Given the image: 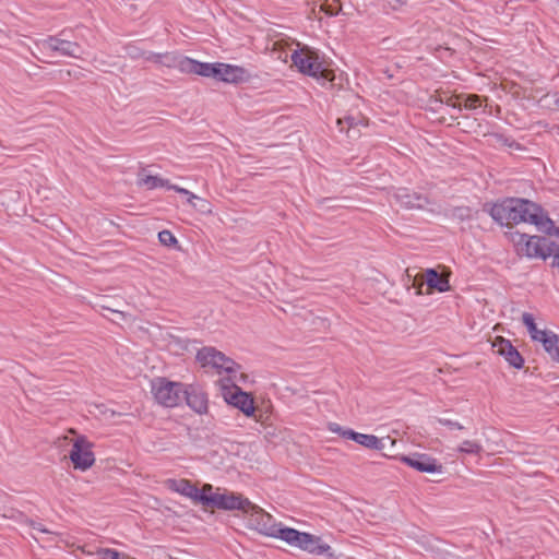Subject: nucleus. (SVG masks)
Instances as JSON below:
<instances>
[{
	"label": "nucleus",
	"mask_w": 559,
	"mask_h": 559,
	"mask_svg": "<svg viewBox=\"0 0 559 559\" xmlns=\"http://www.w3.org/2000/svg\"><path fill=\"white\" fill-rule=\"evenodd\" d=\"M515 205L518 206L516 224L530 223L542 233L559 236V228L538 204L525 199H516Z\"/></svg>",
	"instance_id": "obj_1"
},
{
	"label": "nucleus",
	"mask_w": 559,
	"mask_h": 559,
	"mask_svg": "<svg viewBox=\"0 0 559 559\" xmlns=\"http://www.w3.org/2000/svg\"><path fill=\"white\" fill-rule=\"evenodd\" d=\"M272 537L280 538L290 546L298 547L313 555H324L331 549V547L322 543L321 538L318 536L290 527H282L280 524L276 525L275 534Z\"/></svg>",
	"instance_id": "obj_2"
},
{
	"label": "nucleus",
	"mask_w": 559,
	"mask_h": 559,
	"mask_svg": "<svg viewBox=\"0 0 559 559\" xmlns=\"http://www.w3.org/2000/svg\"><path fill=\"white\" fill-rule=\"evenodd\" d=\"M197 360L204 368H212L219 374L226 373L230 381L235 380L239 372V365L214 347L207 346L199 349Z\"/></svg>",
	"instance_id": "obj_3"
},
{
	"label": "nucleus",
	"mask_w": 559,
	"mask_h": 559,
	"mask_svg": "<svg viewBox=\"0 0 559 559\" xmlns=\"http://www.w3.org/2000/svg\"><path fill=\"white\" fill-rule=\"evenodd\" d=\"M512 240L520 254L528 258H540L546 260L554 252L555 242L545 237L528 236L526 234H514Z\"/></svg>",
	"instance_id": "obj_4"
},
{
	"label": "nucleus",
	"mask_w": 559,
	"mask_h": 559,
	"mask_svg": "<svg viewBox=\"0 0 559 559\" xmlns=\"http://www.w3.org/2000/svg\"><path fill=\"white\" fill-rule=\"evenodd\" d=\"M185 384L156 378L151 382V392L155 401L164 407H176L183 401Z\"/></svg>",
	"instance_id": "obj_5"
},
{
	"label": "nucleus",
	"mask_w": 559,
	"mask_h": 559,
	"mask_svg": "<svg viewBox=\"0 0 559 559\" xmlns=\"http://www.w3.org/2000/svg\"><path fill=\"white\" fill-rule=\"evenodd\" d=\"M201 503L224 511H240L242 514L247 507H250V500L241 493L222 488H217L213 495H203Z\"/></svg>",
	"instance_id": "obj_6"
},
{
	"label": "nucleus",
	"mask_w": 559,
	"mask_h": 559,
	"mask_svg": "<svg viewBox=\"0 0 559 559\" xmlns=\"http://www.w3.org/2000/svg\"><path fill=\"white\" fill-rule=\"evenodd\" d=\"M36 46L41 52L51 56L80 58L83 53L82 47L76 41L66 38L64 31L56 36L39 39Z\"/></svg>",
	"instance_id": "obj_7"
},
{
	"label": "nucleus",
	"mask_w": 559,
	"mask_h": 559,
	"mask_svg": "<svg viewBox=\"0 0 559 559\" xmlns=\"http://www.w3.org/2000/svg\"><path fill=\"white\" fill-rule=\"evenodd\" d=\"M243 515L248 518L250 527L260 534L269 537L275 534L277 523L273 516L253 502L250 501V507H247Z\"/></svg>",
	"instance_id": "obj_8"
},
{
	"label": "nucleus",
	"mask_w": 559,
	"mask_h": 559,
	"mask_svg": "<svg viewBox=\"0 0 559 559\" xmlns=\"http://www.w3.org/2000/svg\"><path fill=\"white\" fill-rule=\"evenodd\" d=\"M92 448L93 444L84 436H80L74 440L70 452V460L74 468L86 471L93 466L95 455Z\"/></svg>",
	"instance_id": "obj_9"
},
{
	"label": "nucleus",
	"mask_w": 559,
	"mask_h": 559,
	"mask_svg": "<svg viewBox=\"0 0 559 559\" xmlns=\"http://www.w3.org/2000/svg\"><path fill=\"white\" fill-rule=\"evenodd\" d=\"M294 66L302 74L318 78L322 72V63L318 55L309 48H301L292 53Z\"/></svg>",
	"instance_id": "obj_10"
},
{
	"label": "nucleus",
	"mask_w": 559,
	"mask_h": 559,
	"mask_svg": "<svg viewBox=\"0 0 559 559\" xmlns=\"http://www.w3.org/2000/svg\"><path fill=\"white\" fill-rule=\"evenodd\" d=\"M223 396L224 400L231 406L241 411L246 416L250 417L254 414L255 407L252 396L242 391L237 385L228 388L223 384Z\"/></svg>",
	"instance_id": "obj_11"
},
{
	"label": "nucleus",
	"mask_w": 559,
	"mask_h": 559,
	"mask_svg": "<svg viewBox=\"0 0 559 559\" xmlns=\"http://www.w3.org/2000/svg\"><path fill=\"white\" fill-rule=\"evenodd\" d=\"M400 461L420 473L435 474L442 472V465L426 453L415 452L409 455H402Z\"/></svg>",
	"instance_id": "obj_12"
},
{
	"label": "nucleus",
	"mask_w": 559,
	"mask_h": 559,
	"mask_svg": "<svg viewBox=\"0 0 559 559\" xmlns=\"http://www.w3.org/2000/svg\"><path fill=\"white\" fill-rule=\"evenodd\" d=\"M516 199H506L491 205L489 214L500 225L516 224Z\"/></svg>",
	"instance_id": "obj_13"
},
{
	"label": "nucleus",
	"mask_w": 559,
	"mask_h": 559,
	"mask_svg": "<svg viewBox=\"0 0 559 559\" xmlns=\"http://www.w3.org/2000/svg\"><path fill=\"white\" fill-rule=\"evenodd\" d=\"M183 400L187 405L198 414H205L209 401L205 392L197 384H185Z\"/></svg>",
	"instance_id": "obj_14"
},
{
	"label": "nucleus",
	"mask_w": 559,
	"mask_h": 559,
	"mask_svg": "<svg viewBox=\"0 0 559 559\" xmlns=\"http://www.w3.org/2000/svg\"><path fill=\"white\" fill-rule=\"evenodd\" d=\"M492 346L499 355L504 357V359L511 367L516 369H521L523 367V357L509 340H506L503 337H497Z\"/></svg>",
	"instance_id": "obj_15"
},
{
	"label": "nucleus",
	"mask_w": 559,
	"mask_h": 559,
	"mask_svg": "<svg viewBox=\"0 0 559 559\" xmlns=\"http://www.w3.org/2000/svg\"><path fill=\"white\" fill-rule=\"evenodd\" d=\"M165 487L173 492L179 493L186 498L193 500L194 502H201V497L199 488L193 485L190 480L180 478H168L165 480Z\"/></svg>",
	"instance_id": "obj_16"
},
{
	"label": "nucleus",
	"mask_w": 559,
	"mask_h": 559,
	"mask_svg": "<svg viewBox=\"0 0 559 559\" xmlns=\"http://www.w3.org/2000/svg\"><path fill=\"white\" fill-rule=\"evenodd\" d=\"M179 71L182 73H191L204 78H214L215 62H201L188 57L187 59L180 60Z\"/></svg>",
	"instance_id": "obj_17"
},
{
	"label": "nucleus",
	"mask_w": 559,
	"mask_h": 559,
	"mask_svg": "<svg viewBox=\"0 0 559 559\" xmlns=\"http://www.w3.org/2000/svg\"><path fill=\"white\" fill-rule=\"evenodd\" d=\"M246 71L243 68L227 63L215 62L214 78L226 83H237L243 80Z\"/></svg>",
	"instance_id": "obj_18"
},
{
	"label": "nucleus",
	"mask_w": 559,
	"mask_h": 559,
	"mask_svg": "<svg viewBox=\"0 0 559 559\" xmlns=\"http://www.w3.org/2000/svg\"><path fill=\"white\" fill-rule=\"evenodd\" d=\"M394 198L396 202L405 209H423L428 203L425 195L412 192L407 188H399Z\"/></svg>",
	"instance_id": "obj_19"
},
{
	"label": "nucleus",
	"mask_w": 559,
	"mask_h": 559,
	"mask_svg": "<svg viewBox=\"0 0 559 559\" xmlns=\"http://www.w3.org/2000/svg\"><path fill=\"white\" fill-rule=\"evenodd\" d=\"M343 438L355 441L356 443L371 450H382L384 448L383 440L374 435H367L347 430L343 432Z\"/></svg>",
	"instance_id": "obj_20"
},
{
	"label": "nucleus",
	"mask_w": 559,
	"mask_h": 559,
	"mask_svg": "<svg viewBox=\"0 0 559 559\" xmlns=\"http://www.w3.org/2000/svg\"><path fill=\"white\" fill-rule=\"evenodd\" d=\"M425 281L429 288L436 289L440 293H444L450 289L449 281L441 277L433 269H428L426 271Z\"/></svg>",
	"instance_id": "obj_21"
},
{
	"label": "nucleus",
	"mask_w": 559,
	"mask_h": 559,
	"mask_svg": "<svg viewBox=\"0 0 559 559\" xmlns=\"http://www.w3.org/2000/svg\"><path fill=\"white\" fill-rule=\"evenodd\" d=\"M188 57L179 56L176 53H152L151 57H148V60L164 64L169 68H177L179 70V62L181 59H187Z\"/></svg>",
	"instance_id": "obj_22"
},
{
	"label": "nucleus",
	"mask_w": 559,
	"mask_h": 559,
	"mask_svg": "<svg viewBox=\"0 0 559 559\" xmlns=\"http://www.w3.org/2000/svg\"><path fill=\"white\" fill-rule=\"evenodd\" d=\"M140 183L145 186L147 189L166 188L169 190V186H173L169 180L158 176L147 175L141 178Z\"/></svg>",
	"instance_id": "obj_23"
},
{
	"label": "nucleus",
	"mask_w": 559,
	"mask_h": 559,
	"mask_svg": "<svg viewBox=\"0 0 559 559\" xmlns=\"http://www.w3.org/2000/svg\"><path fill=\"white\" fill-rule=\"evenodd\" d=\"M87 555H93L96 559H129L127 554L111 548H97L94 552H87Z\"/></svg>",
	"instance_id": "obj_24"
},
{
	"label": "nucleus",
	"mask_w": 559,
	"mask_h": 559,
	"mask_svg": "<svg viewBox=\"0 0 559 559\" xmlns=\"http://www.w3.org/2000/svg\"><path fill=\"white\" fill-rule=\"evenodd\" d=\"M320 10L323 11L328 16H336L342 7L340 4V0H320Z\"/></svg>",
	"instance_id": "obj_25"
},
{
	"label": "nucleus",
	"mask_w": 559,
	"mask_h": 559,
	"mask_svg": "<svg viewBox=\"0 0 559 559\" xmlns=\"http://www.w3.org/2000/svg\"><path fill=\"white\" fill-rule=\"evenodd\" d=\"M457 451L466 454H479L483 451V447L479 442L474 440H464L457 448Z\"/></svg>",
	"instance_id": "obj_26"
},
{
	"label": "nucleus",
	"mask_w": 559,
	"mask_h": 559,
	"mask_svg": "<svg viewBox=\"0 0 559 559\" xmlns=\"http://www.w3.org/2000/svg\"><path fill=\"white\" fill-rule=\"evenodd\" d=\"M546 347L544 348L548 355L556 361L559 362V335L551 337V341L546 340Z\"/></svg>",
	"instance_id": "obj_27"
},
{
	"label": "nucleus",
	"mask_w": 559,
	"mask_h": 559,
	"mask_svg": "<svg viewBox=\"0 0 559 559\" xmlns=\"http://www.w3.org/2000/svg\"><path fill=\"white\" fill-rule=\"evenodd\" d=\"M522 322L526 326L527 332H528L531 337L533 336V334L537 333L538 328H537V325L535 323V319H534V316L532 313L524 312L522 314Z\"/></svg>",
	"instance_id": "obj_28"
},
{
	"label": "nucleus",
	"mask_w": 559,
	"mask_h": 559,
	"mask_svg": "<svg viewBox=\"0 0 559 559\" xmlns=\"http://www.w3.org/2000/svg\"><path fill=\"white\" fill-rule=\"evenodd\" d=\"M556 334L551 331H547V330H539L537 331L536 334H533V336L531 337L534 342H539L543 344V347L545 348L547 343H546V340L548 341H551V337H554Z\"/></svg>",
	"instance_id": "obj_29"
},
{
	"label": "nucleus",
	"mask_w": 559,
	"mask_h": 559,
	"mask_svg": "<svg viewBox=\"0 0 559 559\" xmlns=\"http://www.w3.org/2000/svg\"><path fill=\"white\" fill-rule=\"evenodd\" d=\"M158 239L159 241L167 246V247H170L175 243H177V239L176 237L174 236V234L169 230H162L158 233Z\"/></svg>",
	"instance_id": "obj_30"
},
{
	"label": "nucleus",
	"mask_w": 559,
	"mask_h": 559,
	"mask_svg": "<svg viewBox=\"0 0 559 559\" xmlns=\"http://www.w3.org/2000/svg\"><path fill=\"white\" fill-rule=\"evenodd\" d=\"M480 106V98L477 95H469L464 99V107L466 109H476Z\"/></svg>",
	"instance_id": "obj_31"
},
{
	"label": "nucleus",
	"mask_w": 559,
	"mask_h": 559,
	"mask_svg": "<svg viewBox=\"0 0 559 559\" xmlns=\"http://www.w3.org/2000/svg\"><path fill=\"white\" fill-rule=\"evenodd\" d=\"M439 423L443 426H448L451 429H463V426L457 421H452L450 419H439Z\"/></svg>",
	"instance_id": "obj_32"
},
{
	"label": "nucleus",
	"mask_w": 559,
	"mask_h": 559,
	"mask_svg": "<svg viewBox=\"0 0 559 559\" xmlns=\"http://www.w3.org/2000/svg\"><path fill=\"white\" fill-rule=\"evenodd\" d=\"M32 527L34 531H37L39 533H44V534H53L52 532H50L49 530H47L46 527H44L43 524L40 523H32Z\"/></svg>",
	"instance_id": "obj_33"
},
{
	"label": "nucleus",
	"mask_w": 559,
	"mask_h": 559,
	"mask_svg": "<svg viewBox=\"0 0 559 559\" xmlns=\"http://www.w3.org/2000/svg\"><path fill=\"white\" fill-rule=\"evenodd\" d=\"M329 429L332 431V432H335V433H338L343 437V432L344 431H347L348 429H343L340 425L337 424H331L329 426Z\"/></svg>",
	"instance_id": "obj_34"
},
{
	"label": "nucleus",
	"mask_w": 559,
	"mask_h": 559,
	"mask_svg": "<svg viewBox=\"0 0 559 559\" xmlns=\"http://www.w3.org/2000/svg\"><path fill=\"white\" fill-rule=\"evenodd\" d=\"M169 190H174L177 193H180L182 195H188L189 194V190H187V189H185L182 187H179L177 185L169 186Z\"/></svg>",
	"instance_id": "obj_35"
},
{
	"label": "nucleus",
	"mask_w": 559,
	"mask_h": 559,
	"mask_svg": "<svg viewBox=\"0 0 559 559\" xmlns=\"http://www.w3.org/2000/svg\"><path fill=\"white\" fill-rule=\"evenodd\" d=\"M213 486L211 484H205L200 490V495H213Z\"/></svg>",
	"instance_id": "obj_36"
},
{
	"label": "nucleus",
	"mask_w": 559,
	"mask_h": 559,
	"mask_svg": "<svg viewBox=\"0 0 559 559\" xmlns=\"http://www.w3.org/2000/svg\"><path fill=\"white\" fill-rule=\"evenodd\" d=\"M186 197H187V202L190 204H192L193 201L198 199V197L194 193H192L191 191H189V194Z\"/></svg>",
	"instance_id": "obj_37"
},
{
	"label": "nucleus",
	"mask_w": 559,
	"mask_h": 559,
	"mask_svg": "<svg viewBox=\"0 0 559 559\" xmlns=\"http://www.w3.org/2000/svg\"><path fill=\"white\" fill-rule=\"evenodd\" d=\"M554 264L559 269V253L555 255Z\"/></svg>",
	"instance_id": "obj_38"
},
{
	"label": "nucleus",
	"mask_w": 559,
	"mask_h": 559,
	"mask_svg": "<svg viewBox=\"0 0 559 559\" xmlns=\"http://www.w3.org/2000/svg\"><path fill=\"white\" fill-rule=\"evenodd\" d=\"M346 121L348 122L349 126H353L355 123V119L352 117L346 118Z\"/></svg>",
	"instance_id": "obj_39"
}]
</instances>
